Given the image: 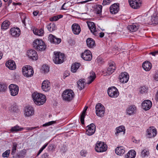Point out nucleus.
Instances as JSON below:
<instances>
[{"instance_id":"1","label":"nucleus","mask_w":158,"mask_h":158,"mask_svg":"<svg viewBox=\"0 0 158 158\" xmlns=\"http://www.w3.org/2000/svg\"><path fill=\"white\" fill-rule=\"evenodd\" d=\"M35 103L38 105H42L44 103L46 100L45 96L42 94L34 93L32 95Z\"/></svg>"},{"instance_id":"2","label":"nucleus","mask_w":158,"mask_h":158,"mask_svg":"<svg viewBox=\"0 0 158 158\" xmlns=\"http://www.w3.org/2000/svg\"><path fill=\"white\" fill-rule=\"evenodd\" d=\"M34 48L37 51H44L46 49V45L42 40L37 39L33 43Z\"/></svg>"},{"instance_id":"3","label":"nucleus","mask_w":158,"mask_h":158,"mask_svg":"<svg viewBox=\"0 0 158 158\" xmlns=\"http://www.w3.org/2000/svg\"><path fill=\"white\" fill-rule=\"evenodd\" d=\"M22 72L23 76L27 77H32L34 73L32 67L30 65L23 66L22 69Z\"/></svg>"},{"instance_id":"4","label":"nucleus","mask_w":158,"mask_h":158,"mask_svg":"<svg viewBox=\"0 0 158 158\" xmlns=\"http://www.w3.org/2000/svg\"><path fill=\"white\" fill-rule=\"evenodd\" d=\"M54 54L53 60L56 64H60L64 62V56L63 54L59 52H54Z\"/></svg>"},{"instance_id":"5","label":"nucleus","mask_w":158,"mask_h":158,"mask_svg":"<svg viewBox=\"0 0 158 158\" xmlns=\"http://www.w3.org/2000/svg\"><path fill=\"white\" fill-rule=\"evenodd\" d=\"M74 95V93L73 90L68 89L63 92L62 97L64 100L67 101H69L73 98Z\"/></svg>"},{"instance_id":"6","label":"nucleus","mask_w":158,"mask_h":158,"mask_svg":"<svg viewBox=\"0 0 158 158\" xmlns=\"http://www.w3.org/2000/svg\"><path fill=\"white\" fill-rule=\"evenodd\" d=\"M96 113L97 116L101 117L104 116L105 108L101 103L97 104L95 106Z\"/></svg>"},{"instance_id":"7","label":"nucleus","mask_w":158,"mask_h":158,"mask_svg":"<svg viewBox=\"0 0 158 158\" xmlns=\"http://www.w3.org/2000/svg\"><path fill=\"white\" fill-rule=\"evenodd\" d=\"M107 93L108 95L111 98H117L119 94L118 89L114 86L109 88Z\"/></svg>"},{"instance_id":"8","label":"nucleus","mask_w":158,"mask_h":158,"mask_svg":"<svg viewBox=\"0 0 158 158\" xmlns=\"http://www.w3.org/2000/svg\"><path fill=\"white\" fill-rule=\"evenodd\" d=\"M107 148V145L104 143L100 142L99 143H97L95 149L98 152H103L106 151Z\"/></svg>"},{"instance_id":"9","label":"nucleus","mask_w":158,"mask_h":158,"mask_svg":"<svg viewBox=\"0 0 158 158\" xmlns=\"http://www.w3.org/2000/svg\"><path fill=\"white\" fill-rule=\"evenodd\" d=\"M95 125L92 123L86 127V134L89 136L92 135L95 133Z\"/></svg>"},{"instance_id":"10","label":"nucleus","mask_w":158,"mask_h":158,"mask_svg":"<svg viewBox=\"0 0 158 158\" xmlns=\"http://www.w3.org/2000/svg\"><path fill=\"white\" fill-rule=\"evenodd\" d=\"M11 95L15 96L18 93L19 88L18 86L14 84H11L9 86Z\"/></svg>"},{"instance_id":"11","label":"nucleus","mask_w":158,"mask_h":158,"mask_svg":"<svg viewBox=\"0 0 158 158\" xmlns=\"http://www.w3.org/2000/svg\"><path fill=\"white\" fill-rule=\"evenodd\" d=\"M81 57L86 61H90L92 58V55L91 52L87 50H85L81 55Z\"/></svg>"},{"instance_id":"12","label":"nucleus","mask_w":158,"mask_h":158,"mask_svg":"<svg viewBox=\"0 0 158 158\" xmlns=\"http://www.w3.org/2000/svg\"><path fill=\"white\" fill-rule=\"evenodd\" d=\"M147 135L149 138L155 137L157 134V130L154 127H150L147 131Z\"/></svg>"},{"instance_id":"13","label":"nucleus","mask_w":158,"mask_h":158,"mask_svg":"<svg viewBox=\"0 0 158 158\" xmlns=\"http://www.w3.org/2000/svg\"><path fill=\"white\" fill-rule=\"evenodd\" d=\"M129 79V75L126 72L122 73L119 76L120 81L123 83H127Z\"/></svg>"},{"instance_id":"14","label":"nucleus","mask_w":158,"mask_h":158,"mask_svg":"<svg viewBox=\"0 0 158 158\" xmlns=\"http://www.w3.org/2000/svg\"><path fill=\"white\" fill-rule=\"evenodd\" d=\"M27 53L28 57L31 59L34 60H36L38 59V54L35 50L31 49L27 51Z\"/></svg>"},{"instance_id":"15","label":"nucleus","mask_w":158,"mask_h":158,"mask_svg":"<svg viewBox=\"0 0 158 158\" xmlns=\"http://www.w3.org/2000/svg\"><path fill=\"white\" fill-rule=\"evenodd\" d=\"M128 1L131 6L134 9H138L141 5L140 0H129Z\"/></svg>"},{"instance_id":"16","label":"nucleus","mask_w":158,"mask_h":158,"mask_svg":"<svg viewBox=\"0 0 158 158\" xmlns=\"http://www.w3.org/2000/svg\"><path fill=\"white\" fill-rule=\"evenodd\" d=\"M34 113V108L32 106H28L25 107L24 114L26 116L29 117L33 115Z\"/></svg>"},{"instance_id":"17","label":"nucleus","mask_w":158,"mask_h":158,"mask_svg":"<svg viewBox=\"0 0 158 158\" xmlns=\"http://www.w3.org/2000/svg\"><path fill=\"white\" fill-rule=\"evenodd\" d=\"M152 105V102L148 100L144 101L142 104V108L146 111L149 110L151 107Z\"/></svg>"},{"instance_id":"18","label":"nucleus","mask_w":158,"mask_h":158,"mask_svg":"<svg viewBox=\"0 0 158 158\" xmlns=\"http://www.w3.org/2000/svg\"><path fill=\"white\" fill-rule=\"evenodd\" d=\"M48 40L51 43L56 44H59L61 41V39L57 38L52 34H50L49 35Z\"/></svg>"},{"instance_id":"19","label":"nucleus","mask_w":158,"mask_h":158,"mask_svg":"<svg viewBox=\"0 0 158 158\" xmlns=\"http://www.w3.org/2000/svg\"><path fill=\"white\" fill-rule=\"evenodd\" d=\"M119 10V4L118 3L113 4L110 7V11L112 14H116L118 11Z\"/></svg>"},{"instance_id":"20","label":"nucleus","mask_w":158,"mask_h":158,"mask_svg":"<svg viewBox=\"0 0 158 158\" xmlns=\"http://www.w3.org/2000/svg\"><path fill=\"white\" fill-rule=\"evenodd\" d=\"M88 26L91 32L94 35H96L97 31L95 25L94 23L92 22H87Z\"/></svg>"},{"instance_id":"21","label":"nucleus","mask_w":158,"mask_h":158,"mask_svg":"<svg viewBox=\"0 0 158 158\" xmlns=\"http://www.w3.org/2000/svg\"><path fill=\"white\" fill-rule=\"evenodd\" d=\"M10 34L13 36L19 37L20 34V30L18 27L12 28L10 30Z\"/></svg>"},{"instance_id":"22","label":"nucleus","mask_w":158,"mask_h":158,"mask_svg":"<svg viewBox=\"0 0 158 158\" xmlns=\"http://www.w3.org/2000/svg\"><path fill=\"white\" fill-rule=\"evenodd\" d=\"M49 85L50 82L48 80L44 81L42 84V89L46 92L48 91L50 89Z\"/></svg>"},{"instance_id":"23","label":"nucleus","mask_w":158,"mask_h":158,"mask_svg":"<svg viewBox=\"0 0 158 158\" xmlns=\"http://www.w3.org/2000/svg\"><path fill=\"white\" fill-rule=\"evenodd\" d=\"M73 33L76 35H78L81 31V28L79 25L77 23H74L72 26Z\"/></svg>"},{"instance_id":"24","label":"nucleus","mask_w":158,"mask_h":158,"mask_svg":"<svg viewBox=\"0 0 158 158\" xmlns=\"http://www.w3.org/2000/svg\"><path fill=\"white\" fill-rule=\"evenodd\" d=\"M6 65L9 69L14 70L16 68V65L15 61L12 60H9L6 63Z\"/></svg>"},{"instance_id":"25","label":"nucleus","mask_w":158,"mask_h":158,"mask_svg":"<svg viewBox=\"0 0 158 158\" xmlns=\"http://www.w3.org/2000/svg\"><path fill=\"white\" fill-rule=\"evenodd\" d=\"M109 67L107 69V74L109 75L111 74L114 72L116 69L115 64L114 62H110L109 63Z\"/></svg>"},{"instance_id":"26","label":"nucleus","mask_w":158,"mask_h":158,"mask_svg":"<svg viewBox=\"0 0 158 158\" xmlns=\"http://www.w3.org/2000/svg\"><path fill=\"white\" fill-rule=\"evenodd\" d=\"M139 25L137 23H134L133 24L128 25L127 27V28L130 31L134 32L137 31L139 28Z\"/></svg>"},{"instance_id":"27","label":"nucleus","mask_w":158,"mask_h":158,"mask_svg":"<svg viewBox=\"0 0 158 158\" xmlns=\"http://www.w3.org/2000/svg\"><path fill=\"white\" fill-rule=\"evenodd\" d=\"M115 152L117 155L121 156L125 152V148L123 146L117 147L115 149Z\"/></svg>"},{"instance_id":"28","label":"nucleus","mask_w":158,"mask_h":158,"mask_svg":"<svg viewBox=\"0 0 158 158\" xmlns=\"http://www.w3.org/2000/svg\"><path fill=\"white\" fill-rule=\"evenodd\" d=\"M90 75L88 77V81L87 84H89L91 83L95 79L96 76L95 73L93 71H91L89 73Z\"/></svg>"},{"instance_id":"29","label":"nucleus","mask_w":158,"mask_h":158,"mask_svg":"<svg viewBox=\"0 0 158 158\" xmlns=\"http://www.w3.org/2000/svg\"><path fill=\"white\" fill-rule=\"evenodd\" d=\"M142 67L146 71H149L152 68V64L148 61H145L143 64Z\"/></svg>"},{"instance_id":"30","label":"nucleus","mask_w":158,"mask_h":158,"mask_svg":"<svg viewBox=\"0 0 158 158\" xmlns=\"http://www.w3.org/2000/svg\"><path fill=\"white\" fill-rule=\"evenodd\" d=\"M86 42L87 46L89 48H92L95 46V41L91 38H88L86 40Z\"/></svg>"},{"instance_id":"31","label":"nucleus","mask_w":158,"mask_h":158,"mask_svg":"<svg viewBox=\"0 0 158 158\" xmlns=\"http://www.w3.org/2000/svg\"><path fill=\"white\" fill-rule=\"evenodd\" d=\"M136 155V152L134 150H132L129 151L128 153L125 155V157L126 158H134Z\"/></svg>"},{"instance_id":"32","label":"nucleus","mask_w":158,"mask_h":158,"mask_svg":"<svg viewBox=\"0 0 158 158\" xmlns=\"http://www.w3.org/2000/svg\"><path fill=\"white\" fill-rule=\"evenodd\" d=\"M81 64L78 63H75L73 64L71 67V71L73 73H75L79 68Z\"/></svg>"},{"instance_id":"33","label":"nucleus","mask_w":158,"mask_h":158,"mask_svg":"<svg viewBox=\"0 0 158 158\" xmlns=\"http://www.w3.org/2000/svg\"><path fill=\"white\" fill-rule=\"evenodd\" d=\"M10 24V22L7 20L4 21L1 25V28L5 30L8 29Z\"/></svg>"},{"instance_id":"34","label":"nucleus","mask_w":158,"mask_h":158,"mask_svg":"<svg viewBox=\"0 0 158 158\" xmlns=\"http://www.w3.org/2000/svg\"><path fill=\"white\" fill-rule=\"evenodd\" d=\"M33 32L35 35L40 36L43 35L44 33V30L42 28L40 29H36L34 30Z\"/></svg>"},{"instance_id":"35","label":"nucleus","mask_w":158,"mask_h":158,"mask_svg":"<svg viewBox=\"0 0 158 158\" xmlns=\"http://www.w3.org/2000/svg\"><path fill=\"white\" fill-rule=\"evenodd\" d=\"M24 128L23 127H21L18 125H16L12 127L10 130V131L12 132H17L23 130Z\"/></svg>"},{"instance_id":"36","label":"nucleus","mask_w":158,"mask_h":158,"mask_svg":"<svg viewBox=\"0 0 158 158\" xmlns=\"http://www.w3.org/2000/svg\"><path fill=\"white\" fill-rule=\"evenodd\" d=\"M85 83L84 80L80 79L78 81L77 85L80 90H81L84 88Z\"/></svg>"},{"instance_id":"37","label":"nucleus","mask_w":158,"mask_h":158,"mask_svg":"<svg viewBox=\"0 0 158 158\" xmlns=\"http://www.w3.org/2000/svg\"><path fill=\"white\" fill-rule=\"evenodd\" d=\"M136 110V107L134 105L130 106L127 110V114L131 115L134 113L135 110Z\"/></svg>"},{"instance_id":"38","label":"nucleus","mask_w":158,"mask_h":158,"mask_svg":"<svg viewBox=\"0 0 158 158\" xmlns=\"http://www.w3.org/2000/svg\"><path fill=\"white\" fill-rule=\"evenodd\" d=\"M7 89V86L6 84L0 83V92H5Z\"/></svg>"},{"instance_id":"39","label":"nucleus","mask_w":158,"mask_h":158,"mask_svg":"<svg viewBox=\"0 0 158 158\" xmlns=\"http://www.w3.org/2000/svg\"><path fill=\"white\" fill-rule=\"evenodd\" d=\"M152 24H157L158 23V16H152L151 19Z\"/></svg>"},{"instance_id":"40","label":"nucleus","mask_w":158,"mask_h":158,"mask_svg":"<svg viewBox=\"0 0 158 158\" xmlns=\"http://www.w3.org/2000/svg\"><path fill=\"white\" fill-rule=\"evenodd\" d=\"M86 111V110H84L81 115L80 121L82 124H84V118L85 117V114Z\"/></svg>"},{"instance_id":"41","label":"nucleus","mask_w":158,"mask_h":158,"mask_svg":"<svg viewBox=\"0 0 158 158\" xmlns=\"http://www.w3.org/2000/svg\"><path fill=\"white\" fill-rule=\"evenodd\" d=\"M55 26V24L53 23H50L47 26V28L48 30L51 32L55 30L54 27Z\"/></svg>"},{"instance_id":"42","label":"nucleus","mask_w":158,"mask_h":158,"mask_svg":"<svg viewBox=\"0 0 158 158\" xmlns=\"http://www.w3.org/2000/svg\"><path fill=\"white\" fill-rule=\"evenodd\" d=\"M149 155V151L147 149H144L141 152V156L142 157H144L146 156H148Z\"/></svg>"},{"instance_id":"43","label":"nucleus","mask_w":158,"mask_h":158,"mask_svg":"<svg viewBox=\"0 0 158 158\" xmlns=\"http://www.w3.org/2000/svg\"><path fill=\"white\" fill-rule=\"evenodd\" d=\"M9 111L11 112H16L18 110L17 106H12L9 107Z\"/></svg>"},{"instance_id":"44","label":"nucleus","mask_w":158,"mask_h":158,"mask_svg":"<svg viewBox=\"0 0 158 158\" xmlns=\"http://www.w3.org/2000/svg\"><path fill=\"white\" fill-rule=\"evenodd\" d=\"M102 6L100 5H98L95 11H97V13L98 14H100L101 13Z\"/></svg>"},{"instance_id":"45","label":"nucleus","mask_w":158,"mask_h":158,"mask_svg":"<svg viewBox=\"0 0 158 158\" xmlns=\"http://www.w3.org/2000/svg\"><path fill=\"white\" fill-rule=\"evenodd\" d=\"M148 89L145 86L141 87L140 89V92L141 94L145 93L147 92Z\"/></svg>"},{"instance_id":"46","label":"nucleus","mask_w":158,"mask_h":158,"mask_svg":"<svg viewBox=\"0 0 158 158\" xmlns=\"http://www.w3.org/2000/svg\"><path fill=\"white\" fill-rule=\"evenodd\" d=\"M42 69L45 73H48L49 71V68L47 65H43L42 67Z\"/></svg>"},{"instance_id":"47","label":"nucleus","mask_w":158,"mask_h":158,"mask_svg":"<svg viewBox=\"0 0 158 158\" xmlns=\"http://www.w3.org/2000/svg\"><path fill=\"white\" fill-rule=\"evenodd\" d=\"M17 147V144L16 143H14L13 145L12 150L11 153L12 155H14L15 154L16 149Z\"/></svg>"},{"instance_id":"48","label":"nucleus","mask_w":158,"mask_h":158,"mask_svg":"<svg viewBox=\"0 0 158 158\" xmlns=\"http://www.w3.org/2000/svg\"><path fill=\"white\" fill-rule=\"evenodd\" d=\"M10 153V150H7L2 153V156L3 157H8L9 156Z\"/></svg>"},{"instance_id":"49","label":"nucleus","mask_w":158,"mask_h":158,"mask_svg":"<svg viewBox=\"0 0 158 158\" xmlns=\"http://www.w3.org/2000/svg\"><path fill=\"white\" fill-rule=\"evenodd\" d=\"M96 61L99 64H102L104 62L102 58L100 56H98L97 58Z\"/></svg>"},{"instance_id":"50","label":"nucleus","mask_w":158,"mask_h":158,"mask_svg":"<svg viewBox=\"0 0 158 158\" xmlns=\"http://www.w3.org/2000/svg\"><path fill=\"white\" fill-rule=\"evenodd\" d=\"M56 123V121H51L46 123H45L43 125V127H47L50 125H52L53 124H55Z\"/></svg>"},{"instance_id":"51","label":"nucleus","mask_w":158,"mask_h":158,"mask_svg":"<svg viewBox=\"0 0 158 158\" xmlns=\"http://www.w3.org/2000/svg\"><path fill=\"white\" fill-rule=\"evenodd\" d=\"M55 146L54 144H50L48 147L49 151H53L55 150Z\"/></svg>"},{"instance_id":"52","label":"nucleus","mask_w":158,"mask_h":158,"mask_svg":"<svg viewBox=\"0 0 158 158\" xmlns=\"http://www.w3.org/2000/svg\"><path fill=\"white\" fill-rule=\"evenodd\" d=\"M117 128L119 129V130H120V131H121V132H123V134H124V133H125V129L124 126H119V127H118Z\"/></svg>"},{"instance_id":"53","label":"nucleus","mask_w":158,"mask_h":158,"mask_svg":"<svg viewBox=\"0 0 158 158\" xmlns=\"http://www.w3.org/2000/svg\"><path fill=\"white\" fill-rule=\"evenodd\" d=\"M27 20L28 21V19L25 16L24 17L23 19H22V22L24 26H26V21Z\"/></svg>"},{"instance_id":"54","label":"nucleus","mask_w":158,"mask_h":158,"mask_svg":"<svg viewBox=\"0 0 158 158\" xmlns=\"http://www.w3.org/2000/svg\"><path fill=\"white\" fill-rule=\"evenodd\" d=\"M58 20V18L57 16H55L51 18L50 20L51 21H56Z\"/></svg>"},{"instance_id":"55","label":"nucleus","mask_w":158,"mask_h":158,"mask_svg":"<svg viewBox=\"0 0 158 158\" xmlns=\"http://www.w3.org/2000/svg\"><path fill=\"white\" fill-rule=\"evenodd\" d=\"M112 0H103L102 4L103 5L109 4Z\"/></svg>"},{"instance_id":"56","label":"nucleus","mask_w":158,"mask_h":158,"mask_svg":"<svg viewBox=\"0 0 158 158\" xmlns=\"http://www.w3.org/2000/svg\"><path fill=\"white\" fill-rule=\"evenodd\" d=\"M37 128H39V127H26V128H24V129H25L26 130L31 131V130H33Z\"/></svg>"},{"instance_id":"57","label":"nucleus","mask_w":158,"mask_h":158,"mask_svg":"<svg viewBox=\"0 0 158 158\" xmlns=\"http://www.w3.org/2000/svg\"><path fill=\"white\" fill-rule=\"evenodd\" d=\"M81 155L83 157H85L86 155V151L84 150H81Z\"/></svg>"},{"instance_id":"58","label":"nucleus","mask_w":158,"mask_h":158,"mask_svg":"<svg viewBox=\"0 0 158 158\" xmlns=\"http://www.w3.org/2000/svg\"><path fill=\"white\" fill-rule=\"evenodd\" d=\"M48 153L46 152L42 155L41 158H48Z\"/></svg>"},{"instance_id":"59","label":"nucleus","mask_w":158,"mask_h":158,"mask_svg":"<svg viewBox=\"0 0 158 158\" xmlns=\"http://www.w3.org/2000/svg\"><path fill=\"white\" fill-rule=\"evenodd\" d=\"M150 54L153 56H155L156 55L158 54V51L151 52Z\"/></svg>"},{"instance_id":"60","label":"nucleus","mask_w":158,"mask_h":158,"mask_svg":"<svg viewBox=\"0 0 158 158\" xmlns=\"http://www.w3.org/2000/svg\"><path fill=\"white\" fill-rule=\"evenodd\" d=\"M116 131L115 133V134L116 136H118V134L121 132L120 131V130H119V129L117 127L116 128Z\"/></svg>"},{"instance_id":"61","label":"nucleus","mask_w":158,"mask_h":158,"mask_svg":"<svg viewBox=\"0 0 158 158\" xmlns=\"http://www.w3.org/2000/svg\"><path fill=\"white\" fill-rule=\"evenodd\" d=\"M116 131L115 133V134L116 136H118V134L121 132L120 131V130H119V129L117 127L116 128Z\"/></svg>"},{"instance_id":"62","label":"nucleus","mask_w":158,"mask_h":158,"mask_svg":"<svg viewBox=\"0 0 158 158\" xmlns=\"http://www.w3.org/2000/svg\"><path fill=\"white\" fill-rule=\"evenodd\" d=\"M154 78L156 81H158V72L156 73Z\"/></svg>"},{"instance_id":"63","label":"nucleus","mask_w":158,"mask_h":158,"mask_svg":"<svg viewBox=\"0 0 158 158\" xmlns=\"http://www.w3.org/2000/svg\"><path fill=\"white\" fill-rule=\"evenodd\" d=\"M24 154H23V153H21L18 155V157H19V158H23L24 157Z\"/></svg>"},{"instance_id":"64","label":"nucleus","mask_w":158,"mask_h":158,"mask_svg":"<svg viewBox=\"0 0 158 158\" xmlns=\"http://www.w3.org/2000/svg\"><path fill=\"white\" fill-rule=\"evenodd\" d=\"M39 11H33V14L34 16H36L39 13Z\"/></svg>"}]
</instances>
